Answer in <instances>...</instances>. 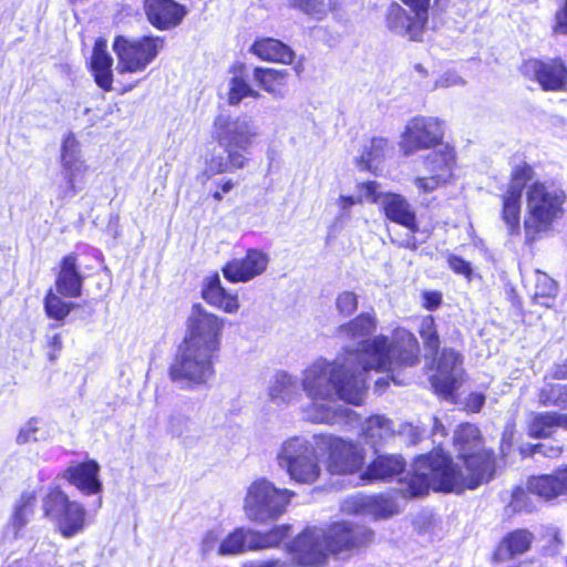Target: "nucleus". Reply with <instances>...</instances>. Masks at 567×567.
I'll return each mask as SVG.
<instances>
[{"label": "nucleus", "mask_w": 567, "mask_h": 567, "mask_svg": "<svg viewBox=\"0 0 567 567\" xmlns=\"http://www.w3.org/2000/svg\"><path fill=\"white\" fill-rule=\"evenodd\" d=\"M365 506L369 513L377 519H385L398 513L395 502L382 494L370 496Z\"/></svg>", "instance_id": "obj_39"}, {"label": "nucleus", "mask_w": 567, "mask_h": 567, "mask_svg": "<svg viewBox=\"0 0 567 567\" xmlns=\"http://www.w3.org/2000/svg\"><path fill=\"white\" fill-rule=\"evenodd\" d=\"M290 9L297 10L315 21H321L332 11L333 6L326 0H286Z\"/></svg>", "instance_id": "obj_35"}, {"label": "nucleus", "mask_w": 567, "mask_h": 567, "mask_svg": "<svg viewBox=\"0 0 567 567\" xmlns=\"http://www.w3.org/2000/svg\"><path fill=\"white\" fill-rule=\"evenodd\" d=\"M249 52L261 61L286 65L291 64L296 58L289 45L270 37L257 38L251 43Z\"/></svg>", "instance_id": "obj_25"}, {"label": "nucleus", "mask_w": 567, "mask_h": 567, "mask_svg": "<svg viewBox=\"0 0 567 567\" xmlns=\"http://www.w3.org/2000/svg\"><path fill=\"white\" fill-rule=\"evenodd\" d=\"M131 89H132V86H127V87H124L121 92L125 93V92L130 91Z\"/></svg>", "instance_id": "obj_60"}, {"label": "nucleus", "mask_w": 567, "mask_h": 567, "mask_svg": "<svg viewBox=\"0 0 567 567\" xmlns=\"http://www.w3.org/2000/svg\"><path fill=\"white\" fill-rule=\"evenodd\" d=\"M313 440L326 454L324 466L329 474L353 475L363 468L365 452L358 443L327 433L316 434Z\"/></svg>", "instance_id": "obj_10"}, {"label": "nucleus", "mask_w": 567, "mask_h": 567, "mask_svg": "<svg viewBox=\"0 0 567 567\" xmlns=\"http://www.w3.org/2000/svg\"><path fill=\"white\" fill-rule=\"evenodd\" d=\"M224 328V318L200 303L193 305L185 322V334L167 369L173 383L184 390H194L215 377Z\"/></svg>", "instance_id": "obj_3"}, {"label": "nucleus", "mask_w": 567, "mask_h": 567, "mask_svg": "<svg viewBox=\"0 0 567 567\" xmlns=\"http://www.w3.org/2000/svg\"><path fill=\"white\" fill-rule=\"evenodd\" d=\"M200 297L208 306L225 313H236L240 307L237 292H230L223 286L217 271L203 279Z\"/></svg>", "instance_id": "obj_22"}, {"label": "nucleus", "mask_w": 567, "mask_h": 567, "mask_svg": "<svg viewBox=\"0 0 567 567\" xmlns=\"http://www.w3.org/2000/svg\"><path fill=\"white\" fill-rule=\"evenodd\" d=\"M295 492L277 488L266 478L254 481L244 499V511L251 522L266 523L282 515Z\"/></svg>", "instance_id": "obj_9"}, {"label": "nucleus", "mask_w": 567, "mask_h": 567, "mask_svg": "<svg viewBox=\"0 0 567 567\" xmlns=\"http://www.w3.org/2000/svg\"><path fill=\"white\" fill-rule=\"evenodd\" d=\"M336 307L341 316L348 317L358 309V296L353 291H342L336 299Z\"/></svg>", "instance_id": "obj_44"}, {"label": "nucleus", "mask_w": 567, "mask_h": 567, "mask_svg": "<svg viewBox=\"0 0 567 567\" xmlns=\"http://www.w3.org/2000/svg\"><path fill=\"white\" fill-rule=\"evenodd\" d=\"M228 72L231 74L228 83L227 104L239 105L244 99H259V91L255 90L248 81L247 66L244 62L233 63Z\"/></svg>", "instance_id": "obj_27"}, {"label": "nucleus", "mask_w": 567, "mask_h": 567, "mask_svg": "<svg viewBox=\"0 0 567 567\" xmlns=\"http://www.w3.org/2000/svg\"><path fill=\"white\" fill-rule=\"evenodd\" d=\"M375 318L368 312H361L350 321L341 324L339 331L349 338L368 337L375 330Z\"/></svg>", "instance_id": "obj_36"}, {"label": "nucleus", "mask_w": 567, "mask_h": 567, "mask_svg": "<svg viewBox=\"0 0 567 567\" xmlns=\"http://www.w3.org/2000/svg\"><path fill=\"white\" fill-rule=\"evenodd\" d=\"M420 343L413 332L396 329L391 338L379 334L365 339L357 349L346 350L342 361L313 364L306 370L302 385L313 401L334 398L360 405L368 389L365 373L370 370L391 372L420 362Z\"/></svg>", "instance_id": "obj_1"}, {"label": "nucleus", "mask_w": 567, "mask_h": 567, "mask_svg": "<svg viewBox=\"0 0 567 567\" xmlns=\"http://www.w3.org/2000/svg\"><path fill=\"white\" fill-rule=\"evenodd\" d=\"M546 451L549 453L547 456H559L563 453L561 446L546 445Z\"/></svg>", "instance_id": "obj_58"}, {"label": "nucleus", "mask_w": 567, "mask_h": 567, "mask_svg": "<svg viewBox=\"0 0 567 567\" xmlns=\"http://www.w3.org/2000/svg\"><path fill=\"white\" fill-rule=\"evenodd\" d=\"M374 420H375V422H378V423L380 422V417H379V416H375V419H374Z\"/></svg>", "instance_id": "obj_61"}, {"label": "nucleus", "mask_w": 567, "mask_h": 567, "mask_svg": "<svg viewBox=\"0 0 567 567\" xmlns=\"http://www.w3.org/2000/svg\"><path fill=\"white\" fill-rule=\"evenodd\" d=\"M143 10L148 23L159 31L176 28L187 13L185 6L175 0H144Z\"/></svg>", "instance_id": "obj_18"}, {"label": "nucleus", "mask_w": 567, "mask_h": 567, "mask_svg": "<svg viewBox=\"0 0 567 567\" xmlns=\"http://www.w3.org/2000/svg\"><path fill=\"white\" fill-rule=\"evenodd\" d=\"M526 489L545 502L559 497L567 498V464L557 467L550 474L529 476Z\"/></svg>", "instance_id": "obj_19"}, {"label": "nucleus", "mask_w": 567, "mask_h": 567, "mask_svg": "<svg viewBox=\"0 0 567 567\" xmlns=\"http://www.w3.org/2000/svg\"><path fill=\"white\" fill-rule=\"evenodd\" d=\"M361 203H363L362 196L354 197L352 195H341L338 199L339 207L342 210H347L351 206H353L355 204H361Z\"/></svg>", "instance_id": "obj_55"}, {"label": "nucleus", "mask_w": 567, "mask_h": 567, "mask_svg": "<svg viewBox=\"0 0 567 567\" xmlns=\"http://www.w3.org/2000/svg\"><path fill=\"white\" fill-rule=\"evenodd\" d=\"M538 400L544 406L566 404L567 384L546 383L538 392Z\"/></svg>", "instance_id": "obj_40"}, {"label": "nucleus", "mask_w": 567, "mask_h": 567, "mask_svg": "<svg viewBox=\"0 0 567 567\" xmlns=\"http://www.w3.org/2000/svg\"><path fill=\"white\" fill-rule=\"evenodd\" d=\"M388 146V138L381 136L371 137L369 145L363 146L360 156L355 159L359 169L377 174L374 163L384 157Z\"/></svg>", "instance_id": "obj_34"}, {"label": "nucleus", "mask_w": 567, "mask_h": 567, "mask_svg": "<svg viewBox=\"0 0 567 567\" xmlns=\"http://www.w3.org/2000/svg\"><path fill=\"white\" fill-rule=\"evenodd\" d=\"M435 361L437 374L431 378L434 391L451 403H456V390L460 385L454 371L462 367L463 354L453 348H442L437 355H431Z\"/></svg>", "instance_id": "obj_16"}, {"label": "nucleus", "mask_w": 567, "mask_h": 567, "mask_svg": "<svg viewBox=\"0 0 567 567\" xmlns=\"http://www.w3.org/2000/svg\"><path fill=\"white\" fill-rule=\"evenodd\" d=\"M35 495L33 492H24L14 506V512L10 523L7 526V534H12L18 538L20 530L28 524L33 515Z\"/></svg>", "instance_id": "obj_33"}, {"label": "nucleus", "mask_w": 567, "mask_h": 567, "mask_svg": "<svg viewBox=\"0 0 567 567\" xmlns=\"http://www.w3.org/2000/svg\"><path fill=\"white\" fill-rule=\"evenodd\" d=\"M559 293V286L556 280L548 276L545 271L536 270L535 289L532 296L533 302L544 307L553 308Z\"/></svg>", "instance_id": "obj_32"}, {"label": "nucleus", "mask_w": 567, "mask_h": 567, "mask_svg": "<svg viewBox=\"0 0 567 567\" xmlns=\"http://www.w3.org/2000/svg\"><path fill=\"white\" fill-rule=\"evenodd\" d=\"M419 334L422 339L424 349L431 355H437L439 350L441 349V338L434 316L427 315L422 318Z\"/></svg>", "instance_id": "obj_38"}, {"label": "nucleus", "mask_w": 567, "mask_h": 567, "mask_svg": "<svg viewBox=\"0 0 567 567\" xmlns=\"http://www.w3.org/2000/svg\"><path fill=\"white\" fill-rule=\"evenodd\" d=\"M405 461L395 455H378L365 467L361 478L368 482H391L405 470Z\"/></svg>", "instance_id": "obj_26"}, {"label": "nucleus", "mask_w": 567, "mask_h": 567, "mask_svg": "<svg viewBox=\"0 0 567 567\" xmlns=\"http://www.w3.org/2000/svg\"><path fill=\"white\" fill-rule=\"evenodd\" d=\"M86 524V511L73 502V534L83 529Z\"/></svg>", "instance_id": "obj_52"}, {"label": "nucleus", "mask_w": 567, "mask_h": 567, "mask_svg": "<svg viewBox=\"0 0 567 567\" xmlns=\"http://www.w3.org/2000/svg\"><path fill=\"white\" fill-rule=\"evenodd\" d=\"M164 48V37L143 34L131 38L116 34L112 42V50L117 60V73L135 74L144 72L156 61Z\"/></svg>", "instance_id": "obj_7"}, {"label": "nucleus", "mask_w": 567, "mask_h": 567, "mask_svg": "<svg viewBox=\"0 0 567 567\" xmlns=\"http://www.w3.org/2000/svg\"><path fill=\"white\" fill-rule=\"evenodd\" d=\"M73 297L78 296L80 293V276L76 271V265L75 260L73 259Z\"/></svg>", "instance_id": "obj_57"}, {"label": "nucleus", "mask_w": 567, "mask_h": 567, "mask_svg": "<svg viewBox=\"0 0 567 567\" xmlns=\"http://www.w3.org/2000/svg\"><path fill=\"white\" fill-rule=\"evenodd\" d=\"M113 58L107 51V41L103 37L95 39L91 58L89 61V71L95 84L103 92L113 91L114 71Z\"/></svg>", "instance_id": "obj_21"}, {"label": "nucleus", "mask_w": 567, "mask_h": 567, "mask_svg": "<svg viewBox=\"0 0 567 567\" xmlns=\"http://www.w3.org/2000/svg\"><path fill=\"white\" fill-rule=\"evenodd\" d=\"M536 454L548 455L549 453L546 451V444H529L526 447L520 449V455L523 457H533Z\"/></svg>", "instance_id": "obj_54"}, {"label": "nucleus", "mask_w": 567, "mask_h": 567, "mask_svg": "<svg viewBox=\"0 0 567 567\" xmlns=\"http://www.w3.org/2000/svg\"><path fill=\"white\" fill-rule=\"evenodd\" d=\"M456 151L451 144H444L443 147L429 153L424 157L427 172L442 185H446L454 178L453 172L456 166Z\"/></svg>", "instance_id": "obj_24"}, {"label": "nucleus", "mask_w": 567, "mask_h": 567, "mask_svg": "<svg viewBox=\"0 0 567 567\" xmlns=\"http://www.w3.org/2000/svg\"><path fill=\"white\" fill-rule=\"evenodd\" d=\"M374 542V532L367 525L337 520L328 524L319 537L310 529L298 534L289 544L296 565H323L328 555L349 558Z\"/></svg>", "instance_id": "obj_4"}, {"label": "nucleus", "mask_w": 567, "mask_h": 567, "mask_svg": "<svg viewBox=\"0 0 567 567\" xmlns=\"http://www.w3.org/2000/svg\"><path fill=\"white\" fill-rule=\"evenodd\" d=\"M252 76L257 85L274 97H284L290 81L288 70L268 66H255Z\"/></svg>", "instance_id": "obj_29"}, {"label": "nucleus", "mask_w": 567, "mask_h": 567, "mask_svg": "<svg viewBox=\"0 0 567 567\" xmlns=\"http://www.w3.org/2000/svg\"><path fill=\"white\" fill-rule=\"evenodd\" d=\"M411 13L393 2L385 13V23L391 31L406 35L410 41H422L430 18L431 0H400Z\"/></svg>", "instance_id": "obj_13"}, {"label": "nucleus", "mask_w": 567, "mask_h": 567, "mask_svg": "<svg viewBox=\"0 0 567 567\" xmlns=\"http://www.w3.org/2000/svg\"><path fill=\"white\" fill-rule=\"evenodd\" d=\"M453 445L462 468L442 447L414 457L412 470L405 478L404 494L409 497L427 495L430 489L461 494L491 482L496 473L495 452L485 446L477 425L461 423L454 432Z\"/></svg>", "instance_id": "obj_2"}, {"label": "nucleus", "mask_w": 567, "mask_h": 567, "mask_svg": "<svg viewBox=\"0 0 567 567\" xmlns=\"http://www.w3.org/2000/svg\"><path fill=\"white\" fill-rule=\"evenodd\" d=\"M551 32L556 35H567V0H563L554 13Z\"/></svg>", "instance_id": "obj_47"}, {"label": "nucleus", "mask_w": 567, "mask_h": 567, "mask_svg": "<svg viewBox=\"0 0 567 567\" xmlns=\"http://www.w3.org/2000/svg\"><path fill=\"white\" fill-rule=\"evenodd\" d=\"M536 176L535 168L527 162H522L512 167L509 174V184L506 188L507 192H516V194L523 196V190L534 182Z\"/></svg>", "instance_id": "obj_37"}, {"label": "nucleus", "mask_w": 567, "mask_h": 567, "mask_svg": "<svg viewBox=\"0 0 567 567\" xmlns=\"http://www.w3.org/2000/svg\"><path fill=\"white\" fill-rule=\"evenodd\" d=\"M42 422L39 419H30L19 431L17 442L24 444L30 441H39L45 439L44 435L40 434L42 431Z\"/></svg>", "instance_id": "obj_42"}, {"label": "nucleus", "mask_w": 567, "mask_h": 567, "mask_svg": "<svg viewBox=\"0 0 567 567\" xmlns=\"http://www.w3.org/2000/svg\"><path fill=\"white\" fill-rule=\"evenodd\" d=\"M526 215L523 221L525 245L532 247L565 213L567 194L545 181H535L526 189Z\"/></svg>", "instance_id": "obj_6"}, {"label": "nucleus", "mask_w": 567, "mask_h": 567, "mask_svg": "<svg viewBox=\"0 0 567 567\" xmlns=\"http://www.w3.org/2000/svg\"><path fill=\"white\" fill-rule=\"evenodd\" d=\"M44 306L48 316L55 320H62L70 311V306L53 291L48 293Z\"/></svg>", "instance_id": "obj_41"}, {"label": "nucleus", "mask_w": 567, "mask_h": 567, "mask_svg": "<svg viewBox=\"0 0 567 567\" xmlns=\"http://www.w3.org/2000/svg\"><path fill=\"white\" fill-rule=\"evenodd\" d=\"M553 378L557 380L567 379V359L563 363L556 365L553 371Z\"/></svg>", "instance_id": "obj_56"}, {"label": "nucleus", "mask_w": 567, "mask_h": 567, "mask_svg": "<svg viewBox=\"0 0 567 567\" xmlns=\"http://www.w3.org/2000/svg\"><path fill=\"white\" fill-rule=\"evenodd\" d=\"M320 450L313 443L298 437L287 440L278 453V464L298 484H315L321 476Z\"/></svg>", "instance_id": "obj_8"}, {"label": "nucleus", "mask_w": 567, "mask_h": 567, "mask_svg": "<svg viewBox=\"0 0 567 567\" xmlns=\"http://www.w3.org/2000/svg\"><path fill=\"white\" fill-rule=\"evenodd\" d=\"M99 473L100 465L96 461H84L73 466V485L84 495L99 494L102 492V482Z\"/></svg>", "instance_id": "obj_30"}, {"label": "nucleus", "mask_w": 567, "mask_h": 567, "mask_svg": "<svg viewBox=\"0 0 567 567\" xmlns=\"http://www.w3.org/2000/svg\"><path fill=\"white\" fill-rule=\"evenodd\" d=\"M213 130L214 141L227 155L210 153L206 156L205 168L202 172L206 179L243 169L248 163L245 153L258 136V130L252 121L240 116L230 117L219 114L214 120Z\"/></svg>", "instance_id": "obj_5"}, {"label": "nucleus", "mask_w": 567, "mask_h": 567, "mask_svg": "<svg viewBox=\"0 0 567 567\" xmlns=\"http://www.w3.org/2000/svg\"><path fill=\"white\" fill-rule=\"evenodd\" d=\"M421 298L422 307L429 311L439 309L443 303V293L439 290H424Z\"/></svg>", "instance_id": "obj_48"}, {"label": "nucleus", "mask_w": 567, "mask_h": 567, "mask_svg": "<svg viewBox=\"0 0 567 567\" xmlns=\"http://www.w3.org/2000/svg\"><path fill=\"white\" fill-rule=\"evenodd\" d=\"M486 401V396L482 392H471L465 399L464 409L470 413H478L482 411Z\"/></svg>", "instance_id": "obj_49"}, {"label": "nucleus", "mask_w": 567, "mask_h": 567, "mask_svg": "<svg viewBox=\"0 0 567 567\" xmlns=\"http://www.w3.org/2000/svg\"><path fill=\"white\" fill-rule=\"evenodd\" d=\"M414 185L419 189L421 194H429L434 192L435 189L442 187L443 185L439 183L433 176H419L414 178Z\"/></svg>", "instance_id": "obj_50"}, {"label": "nucleus", "mask_w": 567, "mask_h": 567, "mask_svg": "<svg viewBox=\"0 0 567 567\" xmlns=\"http://www.w3.org/2000/svg\"><path fill=\"white\" fill-rule=\"evenodd\" d=\"M290 525H276L266 532L236 527L220 542L217 554L234 556L246 551L277 547L290 535Z\"/></svg>", "instance_id": "obj_11"}, {"label": "nucleus", "mask_w": 567, "mask_h": 567, "mask_svg": "<svg viewBox=\"0 0 567 567\" xmlns=\"http://www.w3.org/2000/svg\"><path fill=\"white\" fill-rule=\"evenodd\" d=\"M444 122L436 116L415 115L405 124L400 140V148L405 156L421 151L435 150L443 144Z\"/></svg>", "instance_id": "obj_12"}, {"label": "nucleus", "mask_w": 567, "mask_h": 567, "mask_svg": "<svg viewBox=\"0 0 567 567\" xmlns=\"http://www.w3.org/2000/svg\"><path fill=\"white\" fill-rule=\"evenodd\" d=\"M56 293L69 297L71 295V258L64 257L62 270L56 279Z\"/></svg>", "instance_id": "obj_45"}, {"label": "nucleus", "mask_w": 567, "mask_h": 567, "mask_svg": "<svg viewBox=\"0 0 567 567\" xmlns=\"http://www.w3.org/2000/svg\"><path fill=\"white\" fill-rule=\"evenodd\" d=\"M64 477L68 480H71V468L70 467L65 470Z\"/></svg>", "instance_id": "obj_59"}, {"label": "nucleus", "mask_w": 567, "mask_h": 567, "mask_svg": "<svg viewBox=\"0 0 567 567\" xmlns=\"http://www.w3.org/2000/svg\"><path fill=\"white\" fill-rule=\"evenodd\" d=\"M501 218L506 225L508 236L520 235L522 195L505 190L501 195Z\"/></svg>", "instance_id": "obj_31"}, {"label": "nucleus", "mask_w": 567, "mask_h": 567, "mask_svg": "<svg viewBox=\"0 0 567 567\" xmlns=\"http://www.w3.org/2000/svg\"><path fill=\"white\" fill-rule=\"evenodd\" d=\"M520 72L544 92L567 91V62L560 56L526 59L522 63Z\"/></svg>", "instance_id": "obj_15"}, {"label": "nucleus", "mask_w": 567, "mask_h": 567, "mask_svg": "<svg viewBox=\"0 0 567 567\" xmlns=\"http://www.w3.org/2000/svg\"><path fill=\"white\" fill-rule=\"evenodd\" d=\"M534 540V534L527 528H515L507 532L492 551L491 564L503 565L506 560L526 554L532 549Z\"/></svg>", "instance_id": "obj_20"}, {"label": "nucleus", "mask_w": 567, "mask_h": 567, "mask_svg": "<svg viewBox=\"0 0 567 567\" xmlns=\"http://www.w3.org/2000/svg\"><path fill=\"white\" fill-rule=\"evenodd\" d=\"M269 255L259 248H247L241 257H233L220 268L224 278L230 284H246L266 272Z\"/></svg>", "instance_id": "obj_17"}, {"label": "nucleus", "mask_w": 567, "mask_h": 567, "mask_svg": "<svg viewBox=\"0 0 567 567\" xmlns=\"http://www.w3.org/2000/svg\"><path fill=\"white\" fill-rule=\"evenodd\" d=\"M446 264L455 275L464 277L467 281H472L473 268L470 261L458 255L447 254Z\"/></svg>", "instance_id": "obj_43"}, {"label": "nucleus", "mask_w": 567, "mask_h": 567, "mask_svg": "<svg viewBox=\"0 0 567 567\" xmlns=\"http://www.w3.org/2000/svg\"><path fill=\"white\" fill-rule=\"evenodd\" d=\"M235 186V181L231 178H224L217 183V189L214 190L210 196L215 202L220 203L224 199V195L230 193Z\"/></svg>", "instance_id": "obj_51"}, {"label": "nucleus", "mask_w": 567, "mask_h": 567, "mask_svg": "<svg viewBox=\"0 0 567 567\" xmlns=\"http://www.w3.org/2000/svg\"><path fill=\"white\" fill-rule=\"evenodd\" d=\"M48 517L66 538L71 536V516L69 497L59 487H52L42 503Z\"/></svg>", "instance_id": "obj_23"}, {"label": "nucleus", "mask_w": 567, "mask_h": 567, "mask_svg": "<svg viewBox=\"0 0 567 567\" xmlns=\"http://www.w3.org/2000/svg\"><path fill=\"white\" fill-rule=\"evenodd\" d=\"M381 213L386 220L408 229V235L399 240L396 245L416 251L423 241L416 239L420 226L416 212L409 200L399 193L386 192L382 196Z\"/></svg>", "instance_id": "obj_14"}, {"label": "nucleus", "mask_w": 567, "mask_h": 567, "mask_svg": "<svg viewBox=\"0 0 567 567\" xmlns=\"http://www.w3.org/2000/svg\"><path fill=\"white\" fill-rule=\"evenodd\" d=\"M357 189L359 192H363L361 195L363 200H368L372 204H378L380 200L382 202V196L384 193H381L380 184L377 181H365L357 184Z\"/></svg>", "instance_id": "obj_46"}, {"label": "nucleus", "mask_w": 567, "mask_h": 567, "mask_svg": "<svg viewBox=\"0 0 567 567\" xmlns=\"http://www.w3.org/2000/svg\"><path fill=\"white\" fill-rule=\"evenodd\" d=\"M69 140H70V135H66L62 143L61 156H60L61 164L63 166L64 178L66 181H71V169H70V159H69L70 155H69V146H68Z\"/></svg>", "instance_id": "obj_53"}, {"label": "nucleus", "mask_w": 567, "mask_h": 567, "mask_svg": "<svg viewBox=\"0 0 567 567\" xmlns=\"http://www.w3.org/2000/svg\"><path fill=\"white\" fill-rule=\"evenodd\" d=\"M561 429L567 431V414L556 411L536 412L527 422V435L530 439H549Z\"/></svg>", "instance_id": "obj_28"}]
</instances>
